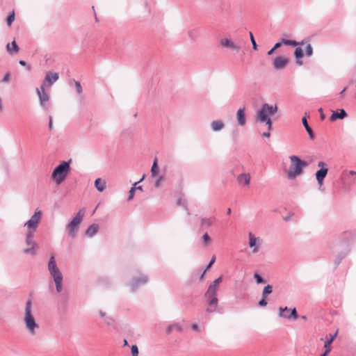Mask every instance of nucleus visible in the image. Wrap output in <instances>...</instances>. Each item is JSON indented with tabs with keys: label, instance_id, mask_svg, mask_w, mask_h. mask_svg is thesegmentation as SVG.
<instances>
[{
	"label": "nucleus",
	"instance_id": "obj_1",
	"mask_svg": "<svg viewBox=\"0 0 356 356\" xmlns=\"http://www.w3.org/2000/svg\"><path fill=\"white\" fill-rule=\"evenodd\" d=\"M278 108L276 104L270 105L267 103L263 104L256 113V121L265 123L268 130L270 131L273 128V122L270 116L275 115L277 112Z\"/></svg>",
	"mask_w": 356,
	"mask_h": 356
},
{
	"label": "nucleus",
	"instance_id": "obj_2",
	"mask_svg": "<svg viewBox=\"0 0 356 356\" xmlns=\"http://www.w3.org/2000/svg\"><path fill=\"white\" fill-rule=\"evenodd\" d=\"M23 322L29 334L31 336L35 335L37 330L40 328V325L36 322L33 314V304L31 299L27 300L26 302Z\"/></svg>",
	"mask_w": 356,
	"mask_h": 356
},
{
	"label": "nucleus",
	"instance_id": "obj_3",
	"mask_svg": "<svg viewBox=\"0 0 356 356\" xmlns=\"http://www.w3.org/2000/svg\"><path fill=\"white\" fill-rule=\"evenodd\" d=\"M289 159L291 164L286 173L289 179H293L303 173V169L307 166L308 163L296 155L290 156Z\"/></svg>",
	"mask_w": 356,
	"mask_h": 356
},
{
	"label": "nucleus",
	"instance_id": "obj_4",
	"mask_svg": "<svg viewBox=\"0 0 356 356\" xmlns=\"http://www.w3.org/2000/svg\"><path fill=\"white\" fill-rule=\"evenodd\" d=\"M70 163L71 160L62 161L53 170L51 178L56 184L63 183L67 177L70 170Z\"/></svg>",
	"mask_w": 356,
	"mask_h": 356
},
{
	"label": "nucleus",
	"instance_id": "obj_5",
	"mask_svg": "<svg viewBox=\"0 0 356 356\" xmlns=\"http://www.w3.org/2000/svg\"><path fill=\"white\" fill-rule=\"evenodd\" d=\"M84 214L85 209H80L76 216L72 219V220H70L66 225V229L71 237H76V232L79 230V225L83 220Z\"/></svg>",
	"mask_w": 356,
	"mask_h": 356
},
{
	"label": "nucleus",
	"instance_id": "obj_6",
	"mask_svg": "<svg viewBox=\"0 0 356 356\" xmlns=\"http://www.w3.org/2000/svg\"><path fill=\"white\" fill-rule=\"evenodd\" d=\"M33 238L34 233H31V232H26L25 237V244L26 248L22 250L24 254H30L32 257H34L36 254L37 250L38 249V245Z\"/></svg>",
	"mask_w": 356,
	"mask_h": 356
},
{
	"label": "nucleus",
	"instance_id": "obj_7",
	"mask_svg": "<svg viewBox=\"0 0 356 356\" xmlns=\"http://www.w3.org/2000/svg\"><path fill=\"white\" fill-rule=\"evenodd\" d=\"M42 218V212L38 209H36L34 214L31 218L24 223V227H27V232L31 233H35L38 227V224Z\"/></svg>",
	"mask_w": 356,
	"mask_h": 356
},
{
	"label": "nucleus",
	"instance_id": "obj_8",
	"mask_svg": "<svg viewBox=\"0 0 356 356\" xmlns=\"http://www.w3.org/2000/svg\"><path fill=\"white\" fill-rule=\"evenodd\" d=\"M36 93L39 98L40 106L44 111H48L47 103L49 100V95L45 92L44 83L42 84L40 88H36Z\"/></svg>",
	"mask_w": 356,
	"mask_h": 356
},
{
	"label": "nucleus",
	"instance_id": "obj_9",
	"mask_svg": "<svg viewBox=\"0 0 356 356\" xmlns=\"http://www.w3.org/2000/svg\"><path fill=\"white\" fill-rule=\"evenodd\" d=\"M248 246L251 249L252 254H257L261 245L262 240L259 237L255 236L252 232L248 233Z\"/></svg>",
	"mask_w": 356,
	"mask_h": 356
},
{
	"label": "nucleus",
	"instance_id": "obj_10",
	"mask_svg": "<svg viewBox=\"0 0 356 356\" xmlns=\"http://www.w3.org/2000/svg\"><path fill=\"white\" fill-rule=\"evenodd\" d=\"M278 316L280 318H285L287 319L292 318L293 320H296L298 317V315L296 308L290 309L287 307H280L279 308Z\"/></svg>",
	"mask_w": 356,
	"mask_h": 356
},
{
	"label": "nucleus",
	"instance_id": "obj_11",
	"mask_svg": "<svg viewBox=\"0 0 356 356\" xmlns=\"http://www.w3.org/2000/svg\"><path fill=\"white\" fill-rule=\"evenodd\" d=\"M48 270L52 278L63 276L55 261L54 256L51 257L48 262Z\"/></svg>",
	"mask_w": 356,
	"mask_h": 356
},
{
	"label": "nucleus",
	"instance_id": "obj_12",
	"mask_svg": "<svg viewBox=\"0 0 356 356\" xmlns=\"http://www.w3.org/2000/svg\"><path fill=\"white\" fill-rule=\"evenodd\" d=\"M148 281L147 275H142L138 277L134 278L130 282V288L132 292L135 291L139 286L145 284Z\"/></svg>",
	"mask_w": 356,
	"mask_h": 356
},
{
	"label": "nucleus",
	"instance_id": "obj_13",
	"mask_svg": "<svg viewBox=\"0 0 356 356\" xmlns=\"http://www.w3.org/2000/svg\"><path fill=\"white\" fill-rule=\"evenodd\" d=\"M289 62L288 58L284 56H277L273 60V67L277 70L284 69Z\"/></svg>",
	"mask_w": 356,
	"mask_h": 356
},
{
	"label": "nucleus",
	"instance_id": "obj_14",
	"mask_svg": "<svg viewBox=\"0 0 356 356\" xmlns=\"http://www.w3.org/2000/svg\"><path fill=\"white\" fill-rule=\"evenodd\" d=\"M250 173H241L236 177V181L240 186L245 187L249 186L250 183Z\"/></svg>",
	"mask_w": 356,
	"mask_h": 356
},
{
	"label": "nucleus",
	"instance_id": "obj_15",
	"mask_svg": "<svg viewBox=\"0 0 356 356\" xmlns=\"http://www.w3.org/2000/svg\"><path fill=\"white\" fill-rule=\"evenodd\" d=\"M220 44L223 47H227L236 51H238L240 49V47L238 45L228 38L222 39Z\"/></svg>",
	"mask_w": 356,
	"mask_h": 356
},
{
	"label": "nucleus",
	"instance_id": "obj_16",
	"mask_svg": "<svg viewBox=\"0 0 356 356\" xmlns=\"http://www.w3.org/2000/svg\"><path fill=\"white\" fill-rule=\"evenodd\" d=\"M327 172L328 169L327 168H322L316 172V178L319 186L323 184V179L326 177Z\"/></svg>",
	"mask_w": 356,
	"mask_h": 356
},
{
	"label": "nucleus",
	"instance_id": "obj_17",
	"mask_svg": "<svg viewBox=\"0 0 356 356\" xmlns=\"http://www.w3.org/2000/svg\"><path fill=\"white\" fill-rule=\"evenodd\" d=\"M245 107L241 108L237 111L236 118H237L238 124L240 126H243L245 124L246 118H245Z\"/></svg>",
	"mask_w": 356,
	"mask_h": 356
},
{
	"label": "nucleus",
	"instance_id": "obj_18",
	"mask_svg": "<svg viewBox=\"0 0 356 356\" xmlns=\"http://www.w3.org/2000/svg\"><path fill=\"white\" fill-rule=\"evenodd\" d=\"M59 76L56 72H47L46 73L45 79L43 83L48 82L49 86L52 85L58 79Z\"/></svg>",
	"mask_w": 356,
	"mask_h": 356
},
{
	"label": "nucleus",
	"instance_id": "obj_19",
	"mask_svg": "<svg viewBox=\"0 0 356 356\" xmlns=\"http://www.w3.org/2000/svg\"><path fill=\"white\" fill-rule=\"evenodd\" d=\"M302 43V42H301V44ZM282 44H286V45L293 46V47H296V46L300 44V43H299V42H296L295 40H287V39H282L281 42H277L274 45L273 49L275 50H276L277 49L280 48Z\"/></svg>",
	"mask_w": 356,
	"mask_h": 356
},
{
	"label": "nucleus",
	"instance_id": "obj_20",
	"mask_svg": "<svg viewBox=\"0 0 356 356\" xmlns=\"http://www.w3.org/2000/svg\"><path fill=\"white\" fill-rule=\"evenodd\" d=\"M206 297L209 299V307L207 308V311L208 312H213L216 310L217 305H218L217 296H206Z\"/></svg>",
	"mask_w": 356,
	"mask_h": 356
},
{
	"label": "nucleus",
	"instance_id": "obj_21",
	"mask_svg": "<svg viewBox=\"0 0 356 356\" xmlns=\"http://www.w3.org/2000/svg\"><path fill=\"white\" fill-rule=\"evenodd\" d=\"M347 116V113L344 109H340L337 111H334L330 116V120L334 121L337 119H343Z\"/></svg>",
	"mask_w": 356,
	"mask_h": 356
},
{
	"label": "nucleus",
	"instance_id": "obj_22",
	"mask_svg": "<svg viewBox=\"0 0 356 356\" xmlns=\"http://www.w3.org/2000/svg\"><path fill=\"white\" fill-rule=\"evenodd\" d=\"M99 225L97 224H92L90 225L86 231V235L90 238L94 236L99 230Z\"/></svg>",
	"mask_w": 356,
	"mask_h": 356
},
{
	"label": "nucleus",
	"instance_id": "obj_23",
	"mask_svg": "<svg viewBox=\"0 0 356 356\" xmlns=\"http://www.w3.org/2000/svg\"><path fill=\"white\" fill-rule=\"evenodd\" d=\"M19 47L15 40H13L10 44L8 43L6 45V50L10 54H17L19 51Z\"/></svg>",
	"mask_w": 356,
	"mask_h": 356
},
{
	"label": "nucleus",
	"instance_id": "obj_24",
	"mask_svg": "<svg viewBox=\"0 0 356 356\" xmlns=\"http://www.w3.org/2000/svg\"><path fill=\"white\" fill-rule=\"evenodd\" d=\"M211 127L213 131H219L225 127V124L222 120H213L211 123Z\"/></svg>",
	"mask_w": 356,
	"mask_h": 356
},
{
	"label": "nucleus",
	"instance_id": "obj_25",
	"mask_svg": "<svg viewBox=\"0 0 356 356\" xmlns=\"http://www.w3.org/2000/svg\"><path fill=\"white\" fill-rule=\"evenodd\" d=\"M95 186L98 191L102 192L106 188V183L104 180H102L101 178H97L95 181Z\"/></svg>",
	"mask_w": 356,
	"mask_h": 356
},
{
	"label": "nucleus",
	"instance_id": "obj_26",
	"mask_svg": "<svg viewBox=\"0 0 356 356\" xmlns=\"http://www.w3.org/2000/svg\"><path fill=\"white\" fill-rule=\"evenodd\" d=\"M56 289L58 293H60L63 291V276L54 277L53 278Z\"/></svg>",
	"mask_w": 356,
	"mask_h": 356
},
{
	"label": "nucleus",
	"instance_id": "obj_27",
	"mask_svg": "<svg viewBox=\"0 0 356 356\" xmlns=\"http://www.w3.org/2000/svg\"><path fill=\"white\" fill-rule=\"evenodd\" d=\"M303 50L300 47H297L294 51V56L296 58V64L298 65H302V61L299 60L303 56Z\"/></svg>",
	"mask_w": 356,
	"mask_h": 356
},
{
	"label": "nucleus",
	"instance_id": "obj_28",
	"mask_svg": "<svg viewBox=\"0 0 356 356\" xmlns=\"http://www.w3.org/2000/svg\"><path fill=\"white\" fill-rule=\"evenodd\" d=\"M302 124L304 125L306 131H307V133L309 134V138L310 139H314V134L312 128L308 124L307 120L305 117L302 118Z\"/></svg>",
	"mask_w": 356,
	"mask_h": 356
},
{
	"label": "nucleus",
	"instance_id": "obj_29",
	"mask_svg": "<svg viewBox=\"0 0 356 356\" xmlns=\"http://www.w3.org/2000/svg\"><path fill=\"white\" fill-rule=\"evenodd\" d=\"M218 290V286L211 284L205 293V296H217Z\"/></svg>",
	"mask_w": 356,
	"mask_h": 356
},
{
	"label": "nucleus",
	"instance_id": "obj_30",
	"mask_svg": "<svg viewBox=\"0 0 356 356\" xmlns=\"http://www.w3.org/2000/svg\"><path fill=\"white\" fill-rule=\"evenodd\" d=\"M337 335V331L333 334H330V339L326 340L324 343V346H323L324 349H327L329 350H331V343L333 342V341L336 338Z\"/></svg>",
	"mask_w": 356,
	"mask_h": 356
},
{
	"label": "nucleus",
	"instance_id": "obj_31",
	"mask_svg": "<svg viewBox=\"0 0 356 356\" xmlns=\"http://www.w3.org/2000/svg\"><path fill=\"white\" fill-rule=\"evenodd\" d=\"M145 175H144L142 178L138 181H136L134 184V186L131 188V189L129 190V197H128V200L130 201L133 198H134V193H135V191H136V186L140 183V181H142L144 179H145Z\"/></svg>",
	"mask_w": 356,
	"mask_h": 356
},
{
	"label": "nucleus",
	"instance_id": "obj_32",
	"mask_svg": "<svg viewBox=\"0 0 356 356\" xmlns=\"http://www.w3.org/2000/svg\"><path fill=\"white\" fill-rule=\"evenodd\" d=\"M182 330L181 326L179 323L171 324L168 326L166 329V332L168 333H170L173 330H177V332H181Z\"/></svg>",
	"mask_w": 356,
	"mask_h": 356
},
{
	"label": "nucleus",
	"instance_id": "obj_33",
	"mask_svg": "<svg viewBox=\"0 0 356 356\" xmlns=\"http://www.w3.org/2000/svg\"><path fill=\"white\" fill-rule=\"evenodd\" d=\"M213 221H214V218H202L201 219V225L209 227L213 224Z\"/></svg>",
	"mask_w": 356,
	"mask_h": 356
},
{
	"label": "nucleus",
	"instance_id": "obj_34",
	"mask_svg": "<svg viewBox=\"0 0 356 356\" xmlns=\"http://www.w3.org/2000/svg\"><path fill=\"white\" fill-rule=\"evenodd\" d=\"M158 173H159V168H158V164H157V159H155L153 162L152 168H151L152 177H156L158 175Z\"/></svg>",
	"mask_w": 356,
	"mask_h": 356
},
{
	"label": "nucleus",
	"instance_id": "obj_35",
	"mask_svg": "<svg viewBox=\"0 0 356 356\" xmlns=\"http://www.w3.org/2000/svg\"><path fill=\"white\" fill-rule=\"evenodd\" d=\"M273 291V286L270 284L266 285L262 292V297L266 298L267 296Z\"/></svg>",
	"mask_w": 356,
	"mask_h": 356
},
{
	"label": "nucleus",
	"instance_id": "obj_36",
	"mask_svg": "<svg viewBox=\"0 0 356 356\" xmlns=\"http://www.w3.org/2000/svg\"><path fill=\"white\" fill-rule=\"evenodd\" d=\"M254 278L257 284H264L266 282L265 280L257 273L254 274Z\"/></svg>",
	"mask_w": 356,
	"mask_h": 356
},
{
	"label": "nucleus",
	"instance_id": "obj_37",
	"mask_svg": "<svg viewBox=\"0 0 356 356\" xmlns=\"http://www.w3.org/2000/svg\"><path fill=\"white\" fill-rule=\"evenodd\" d=\"M15 20V13L13 11L7 17L6 23L8 26H10L13 21Z\"/></svg>",
	"mask_w": 356,
	"mask_h": 356
},
{
	"label": "nucleus",
	"instance_id": "obj_38",
	"mask_svg": "<svg viewBox=\"0 0 356 356\" xmlns=\"http://www.w3.org/2000/svg\"><path fill=\"white\" fill-rule=\"evenodd\" d=\"M348 250H346L345 252H341L337 255L336 259L337 264H339L341 262V261L346 256Z\"/></svg>",
	"mask_w": 356,
	"mask_h": 356
},
{
	"label": "nucleus",
	"instance_id": "obj_39",
	"mask_svg": "<svg viewBox=\"0 0 356 356\" xmlns=\"http://www.w3.org/2000/svg\"><path fill=\"white\" fill-rule=\"evenodd\" d=\"M216 261V257L215 256H213L209 264L207 265L206 269L204 270V272L202 273V275H201V278H203L204 275V273L213 264V263L215 262Z\"/></svg>",
	"mask_w": 356,
	"mask_h": 356
},
{
	"label": "nucleus",
	"instance_id": "obj_40",
	"mask_svg": "<svg viewBox=\"0 0 356 356\" xmlns=\"http://www.w3.org/2000/svg\"><path fill=\"white\" fill-rule=\"evenodd\" d=\"M188 35L191 40H196L197 38V33L195 30H191L188 32Z\"/></svg>",
	"mask_w": 356,
	"mask_h": 356
},
{
	"label": "nucleus",
	"instance_id": "obj_41",
	"mask_svg": "<svg viewBox=\"0 0 356 356\" xmlns=\"http://www.w3.org/2000/svg\"><path fill=\"white\" fill-rule=\"evenodd\" d=\"M74 86L77 94L80 95L82 92V87L80 82L74 81Z\"/></svg>",
	"mask_w": 356,
	"mask_h": 356
},
{
	"label": "nucleus",
	"instance_id": "obj_42",
	"mask_svg": "<svg viewBox=\"0 0 356 356\" xmlns=\"http://www.w3.org/2000/svg\"><path fill=\"white\" fill-rule=\"evenodd\" d=\"M313 54V48L310 44H307L306 47V55L308 57L312 56Z\"/></svg>",
	"mask_w": 356,
	"mask_h": 356
},
{
	"label": "nucleus",
	"instance_id": "obj_43",
	"mask_svg": "<svg viewBox=\"0 0 356 356\" xmlns=\"http://www.w3.org/2000/svg\"><path fill=\"white\" fill-rule=\"evenodd\" d=\"M164 177L163 175H161L158 177V179L154 182V187L155 188H159L161 186V182L163 181Z\"/></svg>",
	"mask_w": 356,
	"mask_h": 356
},
{
	"label": "nucleus",
	"instance_id": "obj_44",
	"mask_svg": "<svg viewBox=\"0 0 356 356\" xmlns=\"http://www.w3.org/2000/svg\"><path fill=\"white\" fill-rule=\"evenodd\" d=\"M250 40H251V42H252V44L253 49L257 50L258 46H257V43L255 42L254 35H253L252 32H250Z\"/></svg>",
	"mask_w": 356,
	"mask_h": 356
},
{
	"label": "nucleus",
	"instance_id": "obj_45",
	"mask_svg": "<svg viewBox=\"0 0 356 356\" xmlns=\"http://www.w3.org/2000/svg\"><path fill=\"white\" fill-rule=\"evenodd\" d=\"M131 351L132 356H138V348L136 345H133L131 348Z\"/></svg>",
	"mask_w": 356,
	"mask_h": 356
},
{
	"label": "nucleus",
	"instance_id": "obj_46",
	"mask_svg": "<svg viewBox=\"0 0 356 356\" xmlns=\"http://www.w3.org/2000/svg\"><path fill=\"white\" fill-rule=\"evenodd\" d=\"M202 239H203V241H204L205 245H208L211 241V238L207 233H205L202 236Z\"/></svg>",
	"mask_w": 356,
	"mask_h": 356
},
{
	"label": "nucleus",
	"instance_id": "obj_47",
	"mask_svg": "<svg viewBox=\"0 0 356 356\" xmlns=\"http://www.w3.org/2000/svg\"><path fill=\"white\" fill-rule=\"evenodd\" d=\"M177 204L178 206H183L187 210V204L185 200L180 198L177 201Z\"/></svg>",
	"mask_w": 356,
	"mask_h": 356
},
{
	"label": "nucleus",
	"instance_id": "obj_48",
	"mask_svg": "<svg viewBox=\"0 0 356 356\" xmlns=\"http://www.w3.org/2000/svg\"><path fill=\"white\" fill-rule=\"evenodd\" d=\"M222 281V276H220L218 278L216 279L211 284L216 286L218 287L219 284Z\"/></svg>",
	"mask_w": 356,
	"mask_h": 356
},
{
	"label": "nucleus",
	"instance_id": "obj_49",
	"mask_svg": "<svg viewBox=\"0 0 356 356\" xmlns=\"http://www.w3.org/2000/svg\"><path fill=\"white\" fill-rule=\"evenodd\" d=\"M265 299H266V298H264L262 297V299H261V300H260L259 301V303H258V304H259V306H261V307H265V306H266V305H267L268 302H267V301H266Z\"/></svg>",
	"mask_w": 356,
	"mask_h": 356
},
{
	"label": "nucleus",
	"instance_id": "obj_50",
	"mask_svg": "<svg viewBox=\"0 0 356 356\" xmlns=\"http://www.w3.org/2000/svg\"><path fill=\"white\" fill-rule=\"evenodd\" d=\"M9 80H10V73H9V72H7V73L4 75V76H3V79H2V82H3V83H6V82H8V81H9Z\"/></svg>",
	"mask_w": 356,
	"mask_h": 356
},
{
	"label": "nucleus",
	"instance_id": "obj_51",
	"mask_svg": "<svg viewBox=\"0 0 356 356\" xmlns=\"http://www.w3.org/2000/svg\"><path fill=\"white\" fill-rule=\"evenodd\" d=\"M49 129L50 130L53 129V119L51 116L49 117Z\"/></svg>",
	"mask_w": 356,
	"mask_h": 356
},
{
	"label": "nucleus",
	"instance_id": "obj_52",
	"mask_svg": "<svg viewBox=\"0 0 356 356\" xmlns=\"http://www.w3.org/2000/svg\"><path fill=\"white\" fill-rule=\"evenodd\" d=\"M261 136L264 137V138H270V131H269L268 130V131L266 132H264L262 134H261Z\"/></svg>",
	"mask_w": 356,
	"mask_h": 356
},
{
	"label": "nucleus",
	"instance_id": "obj_53",
	"mask_svg": "<svg viewBox=\"0 0 356 356\" xmlns=\"http://www.w3.org/2000/svg\"><path fill=\"white\" fill-rule=\"evenodd\" d=\"M318 112L321 113V116H320V117H321V120H324V119H325V115H324V113H323V108H320L318 109Z\"/></svg>",
	"mask_w": 356,
	"mask_h": 356
},
{
	"label": "nucleus",
	"instance_id": "obj_54",
	"mask_svg": "<svg viewBox=\"0 0 356 356\" xmlns=\"http://www.w3.org/2000/svg\"><path fill=\"white\" fill-rule=\"evenodd\" d=\"M192 329L193 330H195V331H197L199 330V327H198V325L196 324V323H194L192 325Z\"/></svg>",
	"mask_w": 356,
	"mask_h": 356
},
{
	"label": "nucleus",
	"instance_id": "obj_55",
	"mask_svg": "<svg viewBox=\"0 0 356 356\" xmlns=\"http://www.w3.org/2000/svg\"><path fill=\"white\" fill-rule=\"evenodd\" d=\"M331 350H329L327 349H325V351L323 354H321L320 356H327Z\"/></svg>",
	"mask_w": 356,
	"mask_h": 356
},
{
	"label": "nucleus",
	"instance_id": "obj_56",
	"mask_svg": "<svg viewBox=\"0 0 356 356\" xmlns=\"http://www.w3.org/2000/svg\"><path fill=\"white\" fill-rule=\"evenodd\" d=\"M318 166L320 167L321 168H325V163L324 162H323V161H320L318 163Z\"/></svg>",
	"mask_w": 356,
	"mask_h": 356
},
{
	"label": "nucleus",
	"instance_id": "obj_57",
	"mask_svg": "<svg viewBox=\"0 0 356 356\" xmlns=\"http://www.w3.org/2000/svg\"><path fill=\"white\" fill-rule=\"evenodd\" d=\"M105 321L108 325H110L111 323L112 319L111 318H106Z\"/></svg>",
	"mask_w": 356,
	"mask_h": 356
},
{
	"label": "nucleus",
	"instance_id": "obj_58",
	"mask_svg": "<svg viewBox=\"0 0 356 356\" xmlns=\"http://www.w3.org/2000/svg\"><path fill=\"white\" fill-rule=\"evenodd\" d=\"M275 49H273V47L271 49H270V50L268 51L267 54H268V55H269V56H270V55H272V54L275 52Z\"/></svg>",
	"mask_w": 356,
	"mask_h": 356
},
{
	"label": "nucleus",
	"instance_id": "obj_59",
	"mask_svg": "<svg viewBox=\"0 0 356 356\" xmlns=\"http://www.w3.org/2000/svg\"><path fill=\"white\" fill-rule=\"evenodd\" d=\"M19 65H21L22 66H26V63L23 60H20L19 62Z\"/></svg>",
	"mask_w": 356,
	"mask_h": 356
},
{
	"label": "nucleus",
	"instance_id": "obj_60",
	"mask_svg": "<svg viewBox=\"0 0 356 356\" xmlns=\"http://www.w3.org/2000/svg\"><path fill=\"white\" fill-rule=\"evenodd\" d=\"M99 315H100V316H101L102 318H104V317H105L106 314H105V312H104L103 311H100V312H99Z\"/></svg>",
	"mask_w": 356,
	"mask_h": 356
},
{
	"label": "nucleus",
	"instance_id": "obj_61",
	"mask_svg": "<svg viewBox=\"0 0 356 356\" xmlns=\"http://www.w3.org/2000/svg\"><path fill=\"white\" fill-rule=\"evenodd\" d=\"M232 212V210L230 208H228L227 210V215H230Z\"/></svg>",
	"mask_w": 356,
	"mask_h": 356
},
{
	"label": "nucleus",
	"instance_id": "obj_62",
	"mask_svg": "<svg viewBox=\"0 0 356 356\" xmlns=\"http://www.w3.org/2000/svg\"><path fill=\"white\" fill-rule=\"evenodd\" d=\"M123 345H124V346L128 345V342H127V339H124Z\"/></svg>",
	"mask_w": 356,
	"mask_h": 356
},
{
	"label": "nucleus",
	"instance_id": "obj_63",
	"mask_svg": "<svg viewBox=\"0 0 356 356\" xmlns=\"http://www.w3.org/2000/svg\"><path fill=\"white\" fill-rule=\"evenodd\" d=\"M346 88H345L344 89H343V90L340 92V93H339V94H340L341 95H343V93H344V92L346 91Z\"/></svg>",
	"mask_w": 356,
	"mask_h": 356
},
{
	"label": "nucleus",
	"instance_id": "obj_64",
	"mask_svg": "<svg viewBox=\"0 0 356 356\" xmlns=\"http://www.w3.org/2000/svg\"><path fill=\"white\" fill-rule=\"evenodd\" d=\"M350 175H356V172L351 170V171H350Z\"/></svg>",
	"mask_w": 356,
	"mask_h": 356
}]
</instances>
